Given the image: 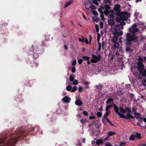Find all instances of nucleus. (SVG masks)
<instances>
[{
  "label": "nucleus",
  "instance_id": "f257e3e1",
  "mask_svg": "<svg viewBox=\"0 0 146 146\" xmlns=\"http://www.w3.org/2000/svg\"><path fill=\"white\" fill-rule=\"evenodd\" d=\"M29 131H25L22 127L17 129L15 133H9L0 141V146H12L15 145L20 138L23 139L28 134Z\"/></svg>",
  "mask_w": 146,
  "mask_h": 146
},
{
  "label": "nucleus",
  "instance_id": "f03ea898",
  "mask_svg": "<svg viewBox=\"0 0 146 146\" xmlns=\"http://www.w3.org/2000/svg\"><path fill=\"white\" fill-rule=\"evenodd\" d=\"M126 38L125 40V44L127 45H132L133 42H138V37L133 34L128 33L125 34Z\"/></svg>",
  "mask_w": 146,
  "mask_h": 146
},
{
  "label": "nucleus",
  "instance_id": "7ed1b4c3",
  "mask_svg": "<svg viewBox=\"0 0 146 146\" xmlns=\"http://www.w3.org/2000/svg\"><path fill=\"white\" fill-rule=\"evenodd\" d=\"M113 109L115 112L118 114V115L122 118H124L125 119L126 116H125L123 113L119 112V109L118 107L115 104L113 105Z\"/></svg>",
  "mask_w": 146,
  "mask_h": 146
},
{
  "label": "nucleus",
  "instance_id": "20e7f679",
  "mask_svg": "<svg viewBox=\"0 0 146 146\" xmlns=\"http://www.w3.org/2000/svg\"><path fill=\"white\" fill-rule=\"evenodd\" d=\"M37 45L36 44H34L30 48V51L32 52L35 51H38L39 50V48H38Z\"/></svg>",
  "mask_w": 146,
  "mask_h": 146
},
{
  "label": "nucleus",
  "instance_id": "39448f33",
  "mask_svg": "<svg viewBox=\"0 0 146 146\" xmlns=\"http://www.w3.org/2000/svg\"><path fill=\"white\" fill-rule=\"evenodd\" d=\"M92 58L91 60V62L92 63H96L99 60L97 56L94 54L92 55Z\"/></svg>",
  "mask_w": 146,
  "mask_h": 146
},
{
  "label": "nucleus",
  "instance_id": "423d86ee",
  "mask_svg": "<svg viewBox=\"0 0 146 146\" xmlns=\"http://www.w3.org/2000/svg\"><path fill=\"white\" fill-rule=\"evenodd\" d=\"M140 74L142 75L143 77H146V69H145L144 68L139 69V70Z\"/></svg>",
  "mask_w": 146,
  "mask_h": 146
},
{
  "label": "nucleus",
  "instance_id": "0eeeda50",
  "mask_svg": "<svg viewBox=\"0 0 146 146\" xmlns=\"http://www.w3.org/2000/svg\"><path fill=\"white\" fill-rule=\"evenodd\" d=\"M71 100V98H69L68 96H67L62 98V100L64 103H70Z\"/></svg>",
  "mask_w": 146,
  "mask_h": 146
},
{
  "label": "nucleus",
  "instance_id": "6e6552de",
  "mask_svg": "<svg viewBox=\"0 0 146 146\" xmlns=\"http://www.w3.org/2000/svg\"><path fill=\"white\" fill-rule=\"evenodd\" d=\"M143 62H138L137 63V65H138L137 68L139 70V69H141L142 68H144L145 66L144 64H143Z\"/></svg>",
  "mask_w": 146,
  "mask_h": 146
},
{
  "label": "nucleus",
  "instance_id": "1a4fd4ad",
  "mask_svg": "<svg viewBox=\"0 0 146 146\" xmlns=\"http://www.w3.org/2000/svg\"><path fill=\"white\" fill-rule=\"evenodd\" d=\"M120 6L118 4L115 5L113 8V10L115 12H120V10L119 9Z\"/></svg>",
  "mask_w": 146,
  "mask_h": 146
},
{
  "label": "nucleus",
  "instance_id": "9d476101",
  "mask_svg": "<svg viewBox=\"0 0 146 146\" xmlns=\"http://www.w3.org/2000/svg\"><path fill=\"white\" fill-rule=\"evenodd\" d=\"M135 119V117L131 115V114H127L126 115L125 119L129 120L131 119Z\"/></svg>",
  "mask_w": 146,
  "mask_h": 146
},
{
  "label": "nucleus",
  "instance_id": "9b49d317",
  "mask_svg": "<svg viewBox=\"0 0 146 146\" xmlns=\"http://www.w3.org/2000/svg\"><path fill=\"white\" fill-rule=\"evenodd\" d=\"M112 33L114 35V36L118 38L119 36V32L115 29L112 31Z\"/></svg>",
  "mask_w": 146,
  "mask_h": 146
},
{
  "label": "nucleus",
  "instance_id": "f8f14e48",
  "mask_svg": "<svg viewBox=\"0 0 146 146\" xmlns=\"http://www.w3.org/2000/svg\"><path fill=\"white\" fill-rule=\"evenodd\" d=\"M49 40V39L46 38L42 42V45L44 46H46L48 45V41Z\"/></svg>",
  "mask_w": 146,
  "mask_h": 146
},
{
  "label": "nucleus",
  "instance_id": "ddd939ff",
  "mask_svg": "<svg viewBox=\"0 0 146 146\" xmlns=\"http://www.w3.org/2000/svg\"><path fill=\"white\" fill-rule=\"evenodd\" d=\"M126 45V47L125 48V51L127 52H130L132 51V50L131 48H130V47L132 45Z\"/></svg>",
  "mask_w": 146,
  "mask_h": 146
},
{
  "label": "nucleus",
  "instance_id": "4468645a",
  "mask_svg": "<svg viewBox=\"0 0 146 146\" xmlns=\"http://www.w3.org/2000/svg\"><path fill=\"white\" fill-rule=\"evenodd\" d=\"M134 117L136 118V119L140 118V119L142 117H141V115L140 113H134Z\"/></svg>",
  "mask_w": 146,
  "mask_h": 146
},
{
  "label": "nucleus",
  "instance_id": "2eb2a0df",
  "mask_svg": "<svg viewBox=\"0 0 146 146\" xmlns=\"http://www.w3.org/2000/svg\"><path fill=\"white\" fill-rule=\"evenodd\" d=\"M75 104L77 106H81L82 104V102L80 99H78L76 101Z\"/></svg>",
  "mask_w": 146,
  "mask_h": 146
},
{
  "label": "nucleus",
  "instance_id": "dca6fc26",
  "mask_svg": "<svg viewBox=\"0 0 146 146\" xmlns=\"http://www.w3.org/2000/svg\"><path fill=\"white\" fill-rule=\"evenodd\" d=\"M128 15V17H126L122 15L121 16L122 21H124L127 20L128 18L130 16V15Z\"/></svg>",
  "mask_w": 146,
  "mask_h": 146
},
{
  "label": "nucleus",
  "instance_id": "f3484780",
  "mask_svg": "<svg viewBox=\"0 0 146 146\" xmlns=\"http://www.w3.org/2000/svg\"><path fill=\"white\" fill-rule=\"evenodd\" d=\"M125 113L127 112V114H132V113L131 109L129 107L125 108Z\"/></svg>",
  "mask_w": 146,
  "mask_h": 146
},
{
  "label": "nucleus",
  "instance_id": "a211bd4d",
  "mask_svg": "<svg viewBox=\"0 0 146 146\" xmlns=\"http://www.w3.org/2000/svg\"><path fill=\"white\" fill-rule=\"evenodd\" d=\"M116 134V133L115 132L111 131H110L107 133L108 136V137Z\"/></svg>",
  "mask_w": 146,
  "mask_h": 146
},
{
  "label": "nucleus",
  "instance_id": "6ab92c4d",
  "mask_svg": "<svg viewBox=\"0 0 146 146\" xmlns=\"http://www.w3.org/2000/svg\"><path fill=\"white\" fill-rule=\"evenodd\" d=\"M72 0H70L68 2H66L64 7V8H66L68 6L70 5L72 3Z\"/></svg>",
  "mask_w": 146,
  "mask_h": 146
},
{
  "label": "nucleus",
  "instance_id": "aec40b11",
  "mask_svg": "<svg viewBox=\"0 0 146 146\" xmlns=\"http://www.w3.org/2000/svg\"><path fill=\"white\" fill-rule=\"evenodd\" d=\"M103 143V141L102 139H97L96 141V143L98 145H99Z\"/></svg>",
  "mask_w": 146,
  "mask_h": 146
},
{
  "label": "nucleus",
  "instance_id": "412c9836",
  "mask_svg": "<svg viewBox=\"0 0 146 146\" xmlns=\"http://www.w3.org/2000/svg\"><path fill=\"white\" fill-rule=\"evenodd\" d=\"M108 25L110 26H112L114 25V23L113 19H110L108 21Z\"/></svg>",
  "mask_w": 146,
  "mask_h": 146
},
{
  "label": "nucleus",
  "instance_id": "4be33fe9",
  "mask_svg": "<svg viewBox=\"0 0 146 146\" xmlns=\"http://www.w3.org/2000/svg\"><path fill=\"white\" fill-rule=\"evenodd\" d=\"M103 2L106 4L110 5L111 3V0H103Z\"/></svg>",
  "mask_w": 146,
  "mask_h": 146
},
{
  "label": "nucleus",
  "instance_id": "5701e85b",
  "mask_svg": "<svg viewBox=\"0 0 146 146\" xmlns=\"http://www.w3.org/2000/svg\"><path fill=\"white\" fill-rule=\"evenodd\" d=\"M113 99L112 98H110L108 99L106 102L107 104H108L111 102H113Z\"/></svg>",
  "mask_w": 146,
  "mask_h": 146
},
{
  "label": "nucleus",
  "instance_id": "b1692460",
  "mask_svg": "<svg viewBox=\"0 0 146 146\" xmlns=\"http://www.w3.org/2000/svg\"><path fill=\"white\" fill-rule=\"evenodd\" d=\"M135 136V138H137L138 139H141V134L139 133H138L137 132L136 133Z\"/></svg>",
  "mask_w": 146,
  "mask_h": 146
},
{
  "label": "nucleus",
  "instance_id": "393cba45",
  "mask_svg": "<svg viewBox=\"0 0 146 146\" xmlns=\"http://www.w3.org/2000/svg\"><path fill=\"white\" fill-rule=\"evenodd\" d=\"M139 71H138V70H135L134 72L133 73V74L135 76L138 77V76H139Z\"/></svg>",
  "mask_w": 146,
  "mask_h": 146
},
{
  "label": "nucleus",
  "instance_id": "a878e982",
  "mask_svg": "<svg viewBox=\"0 0 146 146\" xmlns=\"http://www.w3.org/2000/svg\"><path fill=\"white\" fill-rule=\"evenodd\" d=\"M110 5L106 4L104 5V7L105 8V10H109L111 8L110 7Z\"/></svg>",
  "mask_w": 146,
  "mask_h": 146
},
{
  "label": "nucleus",
  "instance_id": "bb28decb",
  "mask_svg": "<svg viewBox=\"0 0 146 146\" xmlns=\"http://www.w3.org/2000/svg\"><path fill=\"white\" fill-rule=\"evenodd\" d=\"M85 86V88L88 89L89 88V86H88V83L87 81H84L83 82Z\"/></svg>",
  "mask_w": 146,
  "mask_h": 146
},
{
  "label": "nucleus",
  "instance_id": "cd10ccee",
  "mask_svg": "<svg viewBox=\"0 0 146 146\" xmlns=\"http://www.w3.org/2000/svg\"><path fill=\"white\" fill-rule=\"evenodd\" d=\"M109 113V111H106V113L104 115V117H102V119H103L104 118H105L106 119H108L107 116H108Z\"/></svg>",
  "mask_w": 146,
  "mask_h": 146
},
{
  "label": "nucleus",
  "instance_id": "c85d7f7f",
  "mask_svg": "<svg viewBox=\"0 0 146 146\" xmlns=\"http://www.w3.org/2000/svg\"><path fill=\"white\" fill-rule=\"evenodd\" d=\"M116 20L117 22L120 23L122 21L121 16L117 17Z\"/></svg>",
  "mask_w": 146,
  "mask_h": 146
},
{
  "label": "nucleus",
  "instance_id": "c756f323",
  "mask_svg": "<svg viewBox=\"0 0 146 146\" xmlns=\"http://www.w3.org/2000/svg\"><path fill=\"white\" fill-rule=\"evenodd\" d=\"M120 111L122 113H125V108L124 109L122 107H120L119 108Z\"/></svg>",
  "mask_w": 146,
  "mask_h": 146
},
{
  "label": "nucleus",
  "instance_id": "7c9ffc66",
  "mask_svg": "<svg viewBox=\"0 0 146 146\" xmlns=\"http://www.w3.org/2000/svg\"><path fill=\"white\" fill-rule=\"evenodd\" d=\"M38 56L39 55L38 53H35L33 54V57L35 59L37 58Z\"/></svg>",
  "mask_w": 146,
  "mask_h": 146
},
{
  "label": "nucleus",
  "instance_id": "2f4dec72",
  "mask_svg": "<svg viewBox=\"0 0 146 146\" xmlns=\"http://www.w3.org/2000/svg\"><path fill=\"white\" fill-rule=\"evenodd\" d=\"M135 135L133 134L131 135L130 136L129 138V140H131L132 141H133L135 140Z\"/></svg>",
  "mask_w": 146,
  "mask_h": 146
},
{
  "label": "nucleus",
  "instance_id": "473e14b6",
  "mask_svg": "<svg viewBox=\"0 0 146 146\" xmlns=\"http://www.w3.org/2000/svg\"><path fill=\"white\" fill-rule=\"evenodd\" d=\"M122 15H124L125 16L128 17V15H130V13H128L127 11H125L124 12H122Z\"/></svg>",
  "mask_w": 146,
  "mask_h": 146
},
{
  "label": "nucleus",
  "instance_id": "72a5a7b5",
  "mask_svg": "<svg viewBox=\"0 0 146 146\" xmlns=\"http://www.w3.org/2000/svg\"><path fill=\"white\" fill-rule=\"evenodd\" d=\"M115 15L117 16L118 17L121 16L122 15V12H117L115 13Z\"/></svg>",
  "mask_w": 146,
  "mask_h": 146
},
{
  "label": "nucleus",
  "instance_id": "f704fd0d",
  "mask_svg": "<svg viewBox=\"0 0 146 146\" xmlns=\"http://www.w3.org/2000/svg\"><path fill=\"white\" fill-rule=\"evenodd\" d=\"M72 88V86L70 85H68L66 87V89L68 91H70L71 90Z\"/></svg>",
  "mask_w": 146,
  "mask_h": 146
},
{
  "label": "nucleus",
  "instance_id": "c9c22d12",
  "mask_svg": "<svg viewBox=\"0 0 146 146\" xmlns=\"http://www.w3.org/2000/svg\"><path fill=\"white\" fill-rule=\"evenodd\" d=\"M112 106V105H108L106 106V110L107 111H108V110L110 109Z\"/></svg>",
  "mask_w": 146,
  "mask_h": 146
},
{
  "label": "nucleus",
  "instance_id": "e433bc0d",
  "mask_svg": "<svg viewBox=\"0 0 146 146\" xmlns=\"http://www.w3.org/2000/svg\"><path fill=\"white\" fill-rule=\"evenodd\" d=\"M112 40L113 42H117V38L113 36L112 38Z\"/></svg>",
  "mask_w": 146,
  "mask_h": 146
},
{
  "label": "nucleus",
  "instance_id": "4c0bfd02",
  "mask_svg": "<svg viewBox=\"0 0 146 146\" xmlns=\"http://www.w3.org/2000/svg\"><path fill=\"white\" fill-rule=\"evenodd\" d=\"M114 47L115 48H117L119 46V44L118 42H115Z\"/></svg>",
  "mask_w": 146,
  "mask_h": 146
},
{
  "label": "nucleus",
  "instance_id": "58836bf2",
  "mask_svg": "<svg viewBox=\"0 0 146 146\" xmlns=\"http://www.w3.org/2000/svg\"><path fill=\"white\" fill-rule=\"evenodd\" d=\"M74 77L72 75H70V76L69 80L70 82H72L74 80Z\"/></svg>",
  "mask_w": 146,
  "mask_h": 146
},
{
  "label": "nucleus",
  "instance_id": "ea45409f",
  "mask_svg": "<svg viewBox=\"0 0 146 146\" xmlns=\"http://www.w3.org/2000/svg\"><path fill=\"white\" fill-rule=\"evenodd\" d=\"M89 8H91L92 10H94L96 9V7L93 5H90Z\"/></svg>",
  "mask_w": 146,
  "mask_h": 146
},
{
  "label": "nucleus",
  "instance_id": "a19ab883",
  "mask_svg": "<svg viewBox=\"0 0 146 146\" xmlns=\"http://www.w3.org/2000/svg\"><path fill=\"white\" fill-rule=\"evenodd\" d=\"M104 13L107 16L110 14V12L109 10H104Z\"/></svg>",
  "mask_w": 146,
  "mask_h": 146
},
{
  "label": "nucleus",
  "instance_id": "79ce46f5",
  "mask_svg": "<svg viewBox=\"0 0 146 146\" xmlns=\"http://www.w3.org/2000/svg\"><path fill=\"white\" fill-rule=\"evenodd\" d=\"M134 28L131 27L129 29V32H131V33H133L134 31Z\"/></svg>",
  "mask_w": 146,
  "mask_h": 146
},
{
  "label": "nucleus",
  "instance_id": "37998d69",
  "mask_svg": "<svg viewBox=\"0 0 146 146\" xmlns=\"http://www.w3.org/2000/svg\"><path fill=\"white\" fill-rule=\"evenodd\" d=\"M139 31L138 28H134V31L133 34H134V35H135V33L138 32Z\"/></svg>",
  "mask_w": 146,
  "mask_h": 146
},
{
  "label": "nucleus",
  "instance_id": "c03bdc74",
  "mask_svg": "<svg viewBox=\"0 0 146 146\" xmlns=\"http://www.w3.org/2000/svg\"><path fill=\"white\" fill-rule=\"evenodd\" d=\"M141 83L143 85L146 86V80L143 79L141 81Z\"/></svg>",
  "mask_w": 146,
  "mask_h": 146
},
{
  "label": "nucleus",
  "instance_id": "a18cd8bd",
  "mask_svg": "<svg viewBox=\"0 0 146 146\" xmlns=\"http://www.w3.org/2000/svg\"><path fill=\"white\" fill-rule=\"evenodd\" d=\"M77 90V87L76 86H74L72 89L71 90V92H74L76 91Z\"/></svg>",
  "mask_w": 146,
  "mask_h": 146
},
{
  "label": "nucleus",
  "instance_id": "49530a36",
  "mask_svg": "<svg viewBox=\"0 0 146 146\" xmlns=\"http://www.w3.org/2000/svg\"><path fill=\"white\" fill-rule=\"evenodd\" d=\"M126 143L125 142H121L119 143V145L120 146H125Z\"/></svg>",
  "mask_w": 146,
  "mask_h": 146
},
{
  "label": "nucleus",
  "instance_id": "de8ad7c7",
  "mask_svg": "<svg viewBox=\"0 0 146 146\" xmlns=\"http://www.w3.org/2000/svg\"><path fill=\"white\" fill-rule=\"evenodd\" d=\"M90 57L86 56H83L82 58L84 60H89L90 59Z\"/></svg>",
  "mask_w": 146,
  "mask_h": 146
},
{
  "label": "nucleus",
  "instance_id": "09e8293b",
  "mask_svg": "<svg viewBox=\"0 0 146 146\" xmlns=\"http://www.w3.org/2000/svg\"><path fill=\"white\" fill-rule=\"evenodd\" d=\"M72 84L74 85H76L78 83V81L77 80H75L72 82Z\"/></svg>",
  "mask_w": 146,
  "mask_h": 146
},
{
  "label": "nucleus",
  "instance_id": "8fccbe9b",
  "mask_svg": "<svg viewBox=\"0 0 146 146\" xmlns=\"http://www.w3.org/2000/svg\"><path fill=\"white\" fill-rule=\"evenodd\" d=\"M102 115V113L101 112H98L97 113V115L98 117H100Z\"/></svg>",
  "mask_w": 146,
  "mask_h": 146
},
{
  "label": "nucleus",
  "instance_id": "3c124183",
  "mask_svg": "<svg viewBox=\"0 0 146 146\" xmlns=\"http://www.w3.org/2000/svg\"><path fill=\"white\" fill-rule=\"evenodd\" d=\"M138 62H143V58L139 56L137 60Z\"/></svg>",
  "mask_w": 146,
  "mask_h": 146
},
{
  "label": "nucleus",
  "instance_id": "603ef678",
  "mask_svg": "<svg viewBox=\"0 0 146 146\" xmlns=\"http://www.w3.org/2000/svg\"><path fill=\"white\" fill-rule=\"evenodd\" d=\"M86 121L87 120L86 119H80V121L83 124H85L86 122Z\"/></svg>",
  "mask_w": 146,
  "mask_h": 146
},
{
  "label": "nucleus",
  "instance_id": "864d4df0",
  "mask_svg": "<svg viewBox=\"0 0 146 146\" xmlns=\"http://www.w3.org/2000/svg\"><path fill=\"white\" fill-rule=\"evenodd\" d=\"M95 28L96 32L97 33L99 31V27L98 25L97 24H96L95 25Z\"/></svg>",
  "mask_w": 146,
  "mask_h": 146
},
{
  "label": "nucleus",
  "instance_id": "5fc2aeb1",
  "mask_svg": "<svg viewBox=\"0 0 146 146\" xmlns=\"http://www.w3.org/2000/svg\"><path fill=\"white\" fill-rule=\"evenodd\" d=\"M33 62L34 63V64H33V65H32V67H35V66L36 67H37L38 66V63H37L35 62L34 61H33Z\"/></svg>",
  "mask_w": 146,
  "mask_h": 146
},
{
  "label": "nucleus",
  "instance_id": "6e6d98bb",
  "mask_svg": "<svg viewBox=\"0 0 146 146\" xmlns=\"http://www.w3.org/2000/svg\"><path fill=\"white\" fill-rule=\"evenodd\" d=\"M93 2L94 4L97 6L99 5V3L97 2V0H93Z\"/></svg>",
  "mask_w": 146,
  "mask_h": 146
},
{
  "label": "nucleus",
  "instance_id": "4d7b16f0",
  "mask_svg": "<svg viewBox=\"0 0 146 146\" xmlns=\"http://www.w3.org/2000/svg\"><path fill=\"white\" fill-rule=\"evenodd\" d=\"M113 14V13H112L109 14L108 17L111 18L112 19H113L114 15Z\"/></svg>",
  "mask_w": 146,
  "mask_h": 146
},
{
  "label": "nucleus",
  "instance_id": "13d9d810",
  "mask_svg": "<svg viewBox=\"0 0 146 146\" xmlns=\"http://www.w3.org/2000/svg\"><path fill=\"white\" fill-rule=\"evenodd\" d=\"M76 69L75 66H73L72 67L71 69V72L72 73H74L75 72Z\"/></svg>",
  "mask_w": 146,
  "mask_h": 146
},
{
  "label": "nucleus",
  "instance_id": "bf43d9fd",
  "mask_svg": "<svg viewBox=\"0 0 146 146\" xmlns=\"http://www.w3.org/2000/svg\"><path fill=\"white\" fill-rule=\"evenodd\" d=\"M132 111L134 113H137V109L136 108H135L134 107H133L132 108Z\"/></svg>",
  "mask_w": 146,
  "mask_h": 146
},
{
  "label": "nucleus",
  "instance_id": "052dcab7",
  "mask_svg": "<svg viewBox=\"0 0 146 146\" xmlns=\"http://www.w3.org/2000/svg\"><path fill=\"white\" fill-rule=\"evenodd\" d=\"M92 13L94 15H96V16H97V15H98V13H97V12L96 11H95V10H94L92 11Z\"/></svg>",
  "mask_w": 146,
  "mask_h": 146
},
{
  "label": "nucleus",
  "instance_id": "680f3d73",
  "mask_svg": "<svg viewBox=\"0 0 146 146\" xmlns=\"http://www.w3.org/2000/svg\"><path fill=\"white\" fill-rule=\"evenodd\" d=\"M101 44L99 42L98 43V50L99 51H100V50L101 49Z\"/></svg>",
  "mask_w": 146,
  "mask_h": 146
},
{
  "label": "nucleus",
  "instance_id": "e2e57ef3",
  "mask_svg": "<svg viewBox=\"0 0 146 146\" xmlns=\"http://www.w3.org/2000/svg\"><path fill=\"white\" fill-rule=\"evenodd\" d=\"M83 90V88L82 87H79L78 89V92H80V93L81 92H82V91Z\"/></svg>",
  "mask_w": 146,
  "mask_h": 146
},
{
  "label": "nucleus",
  "instance_id": "0e129e2a",
  "mask_svg": "<svg viewBox=\"0 0 146 146\" xmlns=\"http://www.w3.org/2000/svg\"><path fill=\"white\" fill-rule=\"evenodd\" d=\"M83 60L82 59H79L78 60V62L79 64H82L83 62Z\"/></svg>",
  "mask_w": 146,
  "mask_h": 146
},
{
  "label": "nucleus",
  "instance_id": "69168bd1",
  "mask_svg": "<svg viewBox=\"0 0 146 146\" xmlns=\"http://www.w3.org/2000/svg\"><path fill=\"white\" fill-rule=\"evenodd\" d=\"M143 119L144 122L146 123V118L145 117L144 118H140V120H141V122H143L142 120Z\"/></svg>",
  "mask_w": 146,
  "mask_h": 146
},
{
  "label": "nucleus",
  "instance_id": "338daca9",
  "mask_svg": "<svg viewBox=\"0 0 146 146\" xmlns=\"http://www.w3.org/2000/svg\"><path fill=\"white\" fill-rule=\"evenodd\" d=\"M83 114L86 116H87L88 115V112H87L86 111H84L83 112Z\"/></svg>",
  "mask_w": 146,
  "mask_h": 146
},
{
  "label": "nucleus",
  "instance_id": "774afa93",
  "mask_svg": "<svg viewBox=\"0 0 146 146\" xmlns=\"http://www.w3.org/2000/svg\"><path fill=\"white\" fill-rule=\"evenodd\" d=\"M105 146H112L109 143H107L105 144Z\"/></svg>",
  "mask_w": 146,
  "mask_h": 146
}]
</instances>
